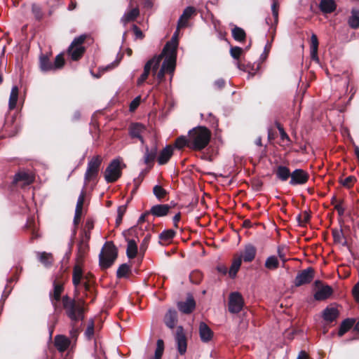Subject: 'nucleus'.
Segmentation results:
<instances>
[{
    "label": "nucleus",
    "instance_id": "f257e3e1",
    "mask_svg": "<svg viewBox=\"0 0 359 359\" xmlns=\"http://www.w3.org/2000/svg\"><path fill=\"white\" fill-rule=\"evenodd\" d=\"M77 296L78 294L72 298L66 294L62 299V306L65 314L73 323H77L79 321L83 320L85 317V313L87 311L84 298L76 299Z\"/></svg>",
    "mask_w": 359,
    "mask_h": 359
},
{
    "label": "nucleus",
    "instance_id": "f03ea898",
    "mask_svg": "<svg viewBox=\"0 0 359 359\" xmlns=\"http://www.w3.org/2000/svg\"><path fill=\"white\" fill-rule=\"evenodd\" d=\"M189 148L193 151H201L210 143L211 131L205 126H198L189 132Z\"/></svg>",
    "mask_w": 359,
    "mask_h": 359
},
{
    "label": "nucleus",
    "instance_id": "7ed1b4c3",
    "mask_svg": "<svg viewBox=\"0 0 359 359\" xmlns=\"http://www.w3.org/2000/svg\"><path fill=\"white\" fill-rule=\"evenodd\" d=\"M118 257V249L112 241L105 243L99 255L100 266L102 269L111 266Z\"/></svg>",
    "mask_w": 359,
    "mask_h": 359
},
{
    "label": "nucleus",
    "instance_id": "20e7f679",
    "mask_svg": "<svg viewBox=\"0 0 359 359\" xmlns=\"http://www.w3.org/2000/svg\"><path fill=\"white\" fill-rule=\"evenodd\" d=\"M103 158L100 155H95L90 158L88 162L87 169L84 175L86 184L95 180L98 176Z\"/></svg>",
    "mask_w": 359,
    "mask_h": 359
},
{
    "label": "nucleus",
    "instance_id": "39448f33",
    "mask_svg": "<svg viewBox=\"0 0 359 359\" xmlns=\"http://www.w3.org/2000/svg\"><path fill=\"white\" fill-rule=\"evenodd\" d=\"M86 39V35H80L76 37L69 46L67 49V54L70 56L71 59L74 61L79 60L86 52V48L83 43Z\"/></svg>",
    "mask_w": 359,
    "mask_h": 359
},
{
    "label": "nucleus",
    "instance_id": "423d86ee",
    "mask_svg": "<svg viewBox=\"0 0 359 359\" xmlns=\"http://www.w3.org/2000/svg\"><path fill=\"white\" fill-rule=\"evenodd\" d=\"M67 279V275L65 271H60L56 274L53 282V289L50 291L49 296L53 297L55 300L62 301V294L65 290V285Z\"/></svg>",
    "mask_w": 359,
    "mask_h": 359
},
{
    "label": "nucleus",
    "instance_id": "0eeeda50",
    "mask_svg": "<svg viewBox=\"0 0 359 359\" xmlns=\"http://www.w3.org/2000/svg\"><path fill=\"white\" fill-rule=\"evenodd\" d=\"M122 175V168L119 159H113L106 168L104 177L107 183L116 182Z\"/></svg>",
    "mask_w": 359,
    "mask_h": 359
},
{
    "label": "nucleus",
    "instance_id": "6e6552de",
    "mask_svg": "<svg viewBox=\"0 0 359 359\" xmlns=\"http://www.w3.org/2000/svg\"><path fill=\"white\" fill-rule=\"evenodd\" d=\"M315 276V270L312 267H308L306 269L299 271L295 279L294 284L296 287H300L303 285L310 283Z\"/></svg>",
    "mask_w": 359,
    "mask_h": 359
},
{
    "label": "nucleus",
    "instance_id": "1a4fd4ad",
    "mask_svg": "<svg viewBox=\"0 0 359 359\" xmlns=\"http://www.w3.org/2000/svg\"><path fill=\"white\" fill-rule=\"evenodd\" d=\"M243 298L239 292H231L229 295V311L231 313H239L243 309Z\"/></svg>",
    "mask_w": 359,
    "mask_h": 359
},
{
    "label": "nucleus",
    "instance_id": "9d476101",
    "mask_svg": "<svg viewBox=\"0 0 359 359\" xmlns=\"http://www.w3.org/2000/svg\"><path fill=\"white\" fill-rule=\"evenodd\" d=\"M309 174L303 169H295L292 172L291 179L289 184L291 186L304 185L309 180Z\"/></svg>",
    "mask_w": 359,
    "mask_h": 359
},
{
    "label": "nucleus",
    "instance_id": "9b49d317",
    "mask_svg": "<svg viewBox=\"0 0 359 359\" xmlns=\"http://www.w3.org/2000/svg\"><path fill=\"white\" fill-rule=\"evenodd\" d=\"M164 56L165 58L163 62L161 67L168 73L172 74L176 66L177 52L169 50L164 53Z\"/></svg>",
    "mask_w": 359,
    "mask_h": 359
},
{
    "label": "nucleus",
    "instance_id": "f8f14e48",
    "mask_svg": "<svg viewBox=\"0 0 359 359\" xmlns=\"http://www.w3.org/2000/svg\"><path fill=\"white\" fill-rule=\"evenodd\" d=\"M145 131V126L140 123H132L128 127V134L130 137L133 139H138L142 144L144 143L142 133H144Z\"/></svg>",
    "mask_w": 359,
    "mask_h": 359
},
{
    "label": "nucleus",
    "instance_id": "ddd939ff",
    "mask_svg": "<svg viewBox=\"0 0 359 359\" xmlns=\"http://www.w3.org/2000/svg\"><path fill=\"white\" fill-rule=\"evenodd\" d=\"M197 14L196 9L193 6H188L180 15L177 22V29L184 28L188 26L189 20Z\"/></svg>",
    "mask_w": 359,
    "mask_h": 359
},
{
    "label": "nucleus",
    "instance_id": "4468645a",
    "mask_svg": "<svg viewBox=\"0 0 359 359\" xmlns=\"http://www.w3.org/2000/svg\"><path fill=\"white\" fill-rule=\"evenodd\" d=\"M175 340L177 345V351L180 355H184L187 351V340L184 332L182 326H178L177 327Z\"/></svg>",
    "mask_w": 359,
    "mask_h": 359
},
{
    "label": "nucleus",
    "instance_id": "2eb2a0df",
    "mask_svg": "<svg viewBox=\"0 0 359 359\" xmlns=\"http://www.w3.org/2000/svg\"><path fill=\"white\" fill-rule=\"evenodd\" d=\"M158 147L155 144L151 148L145 147V152L143 156L144 163L148 166L149 170L151 169L154 164V161L157 157Z\"/></svg>",
    "mask_w": 359,
    "mask_h": 359
},
{
    "label": "nucleus",
    "instance_id": "dca6fc26",
    "mask_svg": "<svg viewBox=\"0 0 359 359\" xmlns=\"http://www.w3.org/2000/svg\"><path fill=\"white\" fill-rule=\"evenodd\" d=\"M257 255V248L251 244H246L244 247L243 252L241 255H238V257H241V260L245 262H252Z\"/></svg>",
    "mask_w": 359,
    "mask_h": 359
},
{
    "label": "nucleus",
    "instance_id": "f3484780",
    "mask_svg": "<svg viewBox=\"0 0 359 359\" xmlns=\"http://www.w3.org/2000/svg\"><path fill=\"white\" fill-rule=\"evenodd\" d=\"M34 181V177L25 171H19L13 177L12 184L17 185L20 182H22L23 185H29Z\"/></svg>",
    "mask_w": 359,
    "mask_h": 359
},
{
    "label": "nucleus",
    "instance_id": "a211bd4d",
    "mask_svg": "<svg viewBox=\"0 0 359 359\" xmlns=\"http://www.w3.org/2000/svg\"><path fill=\"white\" fill-rule=\"evenodd\" d=\"M163 57V54L161 53L159 55H155L151 59L149 60L144 67V72H147L150 74L152 70L154 74L158 70L161 61Z\"/></svg>",
    "mask_w": 359,
    "mask_h": 359
},
{
    "label": "nucleus",
    "instance_id": "6ab92c4d",
    "mask_svg": "<svg viewBox=\"0 0 359 359\" xmlns=\"http://www.w3.org/2000/svg\"><path fill=\"white\" fill-rule=\"evenodd\" d=\"M170 208L168 204H158L153 205L149 210V212L154 217H161L166 216L169 213Z\"/></svg>",
    "mask_w": 359,
    "mask_h": 359
},
{
    "label": "nucleus",
    "instance_id": "aec40b11",
    "mask_svg": "<svg viewBox=\"0 0 359 359\" xmlns=\"http://www.w3.org/2000/svg\"><path fill=\"white\" fill-rule=\"evenodd\" d=\"M173 155V147L171 145H167L159 153L157 158V162L159 165H165L168 163Z\"/></svg>",
    "mask_w": 359,
    "mask_h": 359
},
{
    "label": "nucleus",
    "instance_id": "412c9836",
    "mask_svg": "<svg viewBox=\"0 0 359 359\" xmlns=\"http://www.w3.org/2000/svg\"><path fill=\"white\" fill-rule=\"evenodd\" d=\"M83 277V274L81 266L79 264H76L74 266L72 274V283L75 287L76 296L79 294L78 287L81 285Z\"/></svg>",
    "mask_w": 359,
    "mask_h": 359
},
{
    "label": "nucleus",
    "instance_id": "4be33fe9",
    "mask_svg": "<svg viewBox=\"0 0 359 359\" xmlns=\"http://www.w3.org/2000/svg\"><path fill=\"white\" fill-rule=\"evenodd\" d=\"M84 200H85V193L83 191H82L81 193V194L79 195L77 203H76L75 215H74V224L75 225L76 227L79 225V224L81 221Z\"/></svg>",
    "mask_w": 359,
    "mask_h": 359
},
{
    "label": "nucleus",
    "instance_id": "5701e85b",
    "mask_svg": "<svg viewBox=\"0 0 359 359\" xmlns=\"http://www.w3.org/2000/svg\"><path fill=\"white\" fill-rule=\"evenodd\" d=\"M333 293V289L330 285H323L320 287L314 294V299L316 301L327 299Z\"/></svg>",
    "mask_w": 359,
    "mask_h": 359
},
{
    "label": "nucleus",
    "instance_id": "b1692460",
    "mask_svg": "<svg viewBox=\"0 0 359 359\" xmlns=\"http://www.w3.org/2000/svg\"><path fill=\"white\" fill-rule=\"evenodd\" d=\"M199 334L203 342H208L213 337V332L205 323L201 322L199 325Z\"/></svg>",
    "mask_w": 359,
    "mask_h": 359
},
{
    "label": "nucleus",
    "instance_id": "393cba45",
    "mask_svg": "<svg viewBox=\"0 0 359 359\" xmlns=\"http://www.w3.org/2000/svg\"><path fill=\"white\" fill-rule=\"evenodd\" d=\"M339 315V312L337 309L327 306L323 311L322 317L325 321L331 323L337 320Z\"/></svg>",
    "mask_w": 359,
    "mask_h": 359
},
{
    "label": "nucleus",
    "instance_id": "a878e982",
    "mask_svg": "<svg viewBox=\"0 0 359 359\" xmlns=\"http://www.w3.org/2000/svg\"><path fill=\"white\" fill-rule=\"evenodd\" d=\"M276 177L281 182H286L289 178L291 179L292 172L288 167L285 165H278L274 170Z\"/></svg>",
    "mask_w": 359,
    "mask_h": 359
},
{
    "label": "nucleus",
    "instance_id": "bb28decb",
    "mask_svg": "<svg viewBox=\"0 0 359 359\" xmlns=\"http://www.w3.org/2000/svg\"><path fill=\"white\" fill-rule=\"evenodd\" d=\"M55 346L58 351H65L70 344L69 339L64 335H57L54 340Z\"/></svg>",
    "mask_w": 359,
    "mask_h": 359
},
{
    "label": "nucleus",
    "instance_id": "cd10ccee",
    "mask_svg": "<svg viewBox=\"0 0 359 359\" xmlns=\"http://www.w3.org/2000/svg\"><path fill=\"white\" fill-rule=\"evenodd\" d=\"M180 29H177L175 32L174 34L172 35L170 41H168L163 50L162 53L164 55L167 51H173L177 52L179 41H178V32Z\"/></svg>",
    "mask_w": 359,
    "mask_h": 359
},
{
    "label": "nucleus",
    "instance_id": "c85d7f7f",
    "mask_svg": "<svg viewBox=\"0 0 359 359\" xmlns=\"http://www.w3.org/2000/svg\"><path fill=\"white\" fill-rule=\"evenodd\" d=\"M178 309L183 313L189 314L191 313L196 306V302L194 299L191 297L187 299L186 302H180L177 304Z\"/></svg>",
    "mask_w": 359,
    "mask_h": 359
},
{
    "label": "nucleus",
    "instance_id": "c756f323",
    "mask_svg": "<svg viewBox=\"0 0 359 359\" xmlns=\"http://www.w3.org/2000/svg\"><path fill=\"white\" fill-rule=\"evenodd\" d=\"M177 321V312L176 310L170 309L165 313L164 317V323L166 326L170 329H173Z\"/></svg>",
    "mask_w": 359,
    "mask_h": 359
},
{
    "label": "nucleus",
    "instance_id": "7c9ffc66",
    "mask_svg": "<svg viewBox=\"0 0 359 359\" xmlns=\"http://www.w3.org/2000/svg\"><path fill=\"white\" fill-rule=\"evenodd\" d=\"M176 235V231L172 229L163 231L158 236L159 243L166 245L170 244Z\"/></svg>",
    "mask_w": 359,
    "mask_h": 359
},
{
    "label": "nucleus",
    "instance_id": "2f4dec72",
    "mask_svg": "<svg viewBox=\"0 0 359 359\" xmlns=\"http://www.w3.org/2000/svg\"><path fill=\"white\" fill-rule=\"evenodd\" d=\"M319 8L323 13H331L337 8V4L334 0H321Z\"/></svg>",
    "mask_w": 359,
    "mask_h": 359
},
{
    "label": "nucleus",
    "instance_id": "473e14b6",
    "mask_svg": "<svg viewBox=\"0 0 359 359\" xmlns=\"http://www.w3.org/2000/svg\"><path fill=\"white\" fill-rule=\"evenodd\" d=\"M139 15V8L137 7L133 8L123 15L121 19V21L124 25H126L128 22L135 21Z\"/></svg>",
    "mask_w": 359,
    "mask_h": 359
},
{
    "label": "nucleus",
    "instance_id": "72a5a7b5",
    "mask_svg": "<svg viewBox=\"0 0 359 359\" xmlns=\"http://www.w3.org/2000/svg\"><path fill=\"white\" fill-rule=\"evenodd\" d=\"M242 264L241 257H238V255H234L231 266L229 270V276L231 278H234L236 276L238 271Z\"/></svg>",
    "mask_w": 359,
    "mask_h": 359
},
{
    "label": "nucleus",
    "instance_id": "f704fd0d",
    "mask_svg": "<svg viewBox=\"0 0 359 359\" xmlns=\"http://www.w3.org/2000/svg\"><path fill=\"white\" fill-rule=\"evenodd\" d=\"M39 68L42 72L53 71V62L48 55L41 54L39 57Z\"/></svg>",
    "mask_w": 359,
    "mask_h": 359
},
{
    "label": "nucleus",
    "instance_id": "c9c22d12",
    "mask_svg": "<svg viewBox=\"0 0 359 359\" xmlns=\"http://www.w3.org/2000/svg\"><path fill=\"white\" fill-rule=\"evenodd\" d=\"M318 44L317 36L313 34L311 37V57L313 60L316 62L319 61L318 56Z\"/></svg>",
    "mask_w": 359,
    "mask_h": 359
},
{
    "label": "nucleus",
    "instance_id": "e433bc0d",
    "mask_svg": "<svg viewBox=\"0 0 359 359\" xmlns=\"http://www.w3.org/2000/svg\"><path fill=\"white\" fill-rule=\"evenodd\" d=\"M355 323V320L353 318H346L343 320L339 326L338 335L342 337L354 325Z\"/></svg>",
    "mask_w": 359,
    "mask_h": 359
},
{
    "label": "nucleus",
    "instance_id": "4c0bfd02",
    "mask_svg": "<svg viewBox=\"0 0 359 359\" xmlns=\"http://www.w3.org/2000/svg\"><path fill=\"white\" fill-rule=\"evenodd\" d=\"M128 242L126 255L129 259H134L137 254L138 248L133 239H126Z\"/></svg>",
    "mask_w": 359,
    "mask_h": 359
},
{
    "label": "nucleus",
    "instance_id": "58836bf2",
    "mask_svg": "<svg viewBox=\"0 0 359 359\" xmlns=\"http://www.w3.org/2000/svg\"><path fill=\"white\" fill-rule=\"evenodd\" d=\"M231 34L234 40L243 42L246 39V33L241 27L235 26L231 30Z\"/></svg>",
    "mask_w": 359,
    "mask_h": 359
},
{
    "label": "nucleus",
    "instance_id": "ea45409f",
    "mask_svg": "<svg viewBox=\"0 0 359 359\" xmlns=\"http://www.w3.org/2000/svg\"><path fill=\"white\" fill-rule=\"evenodd\" d=\"M83 285L85 289V297L86 298H91V302H93L95 297H96V293H95V284L93 283H83Z\"/></svg>",
    "mask_w": 359,
    "mask_h": 359
},
{
    "label": "nucleus",
    "instance_id": "a19ab883",
    "mask_svg": "<svg viewBox=\"0 0 359 359\" xmlns=\"http://www.w3.org/2000/svg\"><path fill=\"white\" fill-rule=\"evenodd\" d=\"M19 89L18 86H13L9 97L8 106L10 109L15 108L18 99Z\"/></svg>",
    "mask_w": 359,
    "mask_h": 359
},
{
    "label": "nucleus",
    "instance_id": "79ce46f5",
    "mask_svg": "<svg viewBox=\"0 0 359 359\" xmlns=\"http://www.w3.org/2000/svg\"><path fill=\"white\" fill-rule=\"evenodd\" d=\"M348 23L352 29L359 27V10L353 9L351 11V15L348 18Z\"/></svg>",
    "mask_w": 359,
    "mask_h": 359
},
{
    "label": "nucleus",
    "instance_id": "37998d69",
    "mask_svg": "<svg viewBox=\"0 0 359 359\" xmlns=\"http://www.w3.org/2000/svg\"><path fill=\"white\" fill-rule=\"evenodd\" d=\"M39 261L46 267L50 266L53 262V258L51 253L43 252L39 254Z\"/></svg>",
    "mask_w": 359,
    "mask_h": 359
},
{
    "label": "nucleus",
    "instance_id": "c03bdc74",
    "mask_svg": "<svg viewBox=\"0 0 359 359\" xmlns=\"http://www.w3.org/2000/svg\"><path fill=\"white\" fill-rule=\"evenodd\" d=\"M88 250H89V244L87 243H82V242L79 241V243L78 244V253H77L78 260L81 261L84 258L86 254L88 252Z\"/></svg>",
    "mask_w": 359,
    "mask_h": 359
},
{
    "label": "nucleus",
    "instance_id": "a18cd8bd",
    "mask_svg": "<svg viewBox=\"0 0 359 359\" xmlns=\"http://www.w3.org/2000/svg\"><path fill=\"white\" fill-rule=\"evenodd\" d=\"M357 179L353 175H350L345 179H343L342 177H340L339 179V183L344 187L347 189H351L353 187L354 184L356 182Z\"/></svg>",
    "mask_w": 359,
    "mask_h": 359
},
{
    "label": "nucleus",
    "instance_id": "49530a36",
    "mask_svg": "<svg viewBox=\"0 0 359 359\" xmlns=\"http://www.w3.org/2000/svg\"><path fill=\"white\" fill-rule=\"evenodd\" d=\"M264 266L269 270H275L279 267V262L276 257L270 256L266 259Z\"/></svg>",
    "mask_w": 359,
    "mask_h": 359
},
{
    "label": "nucleus",
    "instance_id": "de8ad7c7",
    "mask_svg": "<svg viewBox=\"0 0 359 359\" xmlns=\"http://www.w3.org/2000/svg\"><path fill=\"white\" fill-rule=\"evenodd\" d=\"M32 13L37 21H41L44 15L41 6L38 4H32Z\"/></svg>",
    "mask_w": 359,
    "mask_h": 359
},
{
    "label": "nucleus",
    "instance_id": "09e8293b",
    "mask_svg": "<svg viewBox=\"0 0 359 359\" xmlns=\"http://www.w3.org/2000/svg\"><path fill=\"white\" fill-rule=\"evenodd\" d=\"M332 233L334 243H341L344 245H346V241L344 238L342 230L332 229Z\"/></svg>",
    "mask_w": 359,
    "mask_h": 359
},
{
    "label": "nucleus",
    "instance_id": "8fccbe9b",
    "mask_svg": "<svg viewBox=\"0 0 359 359\" xmlns=\"http://www.w3.org/2000/svg\"><path fill=\"white\" fill-rule=\"evenodd\" d=\"M153 193L159 201L163 200L168 194V191L160 185L154 187Z\"/></svg>",
    "mask_w": 359,
    "mask_h": 359
},
{
    "label": "nucleus",
    "instance_id": "3c124183",
    "mask_svg": "<svg viewBox=\"0 0 359 359\" xmlns=\"http://www.w3.org/2000/svg\"><path fill=\"white\" fill-rule=\"evenodd\" d=\"M130 272V266L128 264H122L116 271V277L122 278L126 277Z\"/></svg>",
    "mask_w": 359,
    "mask_h": 359
},
{
    "label": "nucleus",
    "instance_id": "603ef678",
    "mask_svg": "<svg viewBox=\"0 0 359 359\" xmlns=\"http://www.w3.org/2000/svg\"><path fill=\"white\" fill-rule=\"evenodd\" d=\"M189 137H186L184 136H180L175 140V147L178 149H182L184 147H187L189 148Z\"/></svg>",
    "mask_w": 359,
    "mask_h": 359
},
{
    "label": "nucleus",
    "instance_id": "864d4df0",
    "mask_svg": "<svg viewBox=\"0 0 359 359\" xmlns=\"http://www.w3.org/2000/svg\"><path fill=\"white\" fill-rule=\"evenodd\" d=\"M164 351V341L163 339H158L156 342V348L155 351L154 358L161 359Z\"/></svg>",
    "mask_w": 359,
    "mask_h": 359
},
{
    "label": "nucleus",
    "instance_id": "5fc2aeb1",
    "mask_svg": "<svg viewBox=\"0 0 359 359\" xmlns=\"http://www.w3.org/2000/svg\"><path fill=\"white\" fill-rule=\"evenodd\" d=\"M190 281L194 284H199L203 279V274L199 271H193L189 275Z\"/></svg>",
    "mask_w": 359,
    "mask_h": 359
},
{
    "label": "nucleus",
    "instance_id": "6e6d98bb",
    "mask_svg": "<svg viewBox=\"0 0 359 359\" xmlns=\"http://www.w3.org/2000/svg\"><path fill=\"white\" fill-rule=\"evenodd\" d=\"M65 60L62 54L57 55L55 58L54 63H53V70L60 69L65 65Z\"/></svg>",
    "mask_w": 359,
    "mask_h": 359
},
{
    "label": "nucleus",
    "instance_id": "4d7b16f0",
    "mask_svg": "<svg viewBox=\"0 0 359 359\" xmlns=\"http://www.w3.org/2000/svg\"><path fill=\"white\" fill-rule=\"evenodd\" d=\"M95 324L93 320L88 323V327L85 331V336L88 340H90L94 336Z\"/></svg>",
    "mask_w": 359,
    "mask_h": 359
},
{
    "label": "nucleus",
    "instance_id": "13d9d810",
    "mask_svg": "<svg viewBox=\"0 0 359 359\" xmlns=\"http://www.w3.org/2000/svg\"><path fill=\"white\" fill-rule=\"evenodd\" d=\"M275 125L278 130L280 135V138L282 140H287V142H290V138L288 135L285 133L283 126L279 123V121H276Z\"/></svg>",
    "mask_w": 359,
    "mask_h": 359
},
{
    "label": "nucleus",
    "instance_id": "bf43d9fd",
    "mask_svg": "<svg viewBox=\"0 0 359 359\" xmlns=\"http://www.w3.org/2000/svg\"><path fill=\"white\" fill-rule=\"evenodd\" d=\"M243 53V50L241 47L233 46L230 48V55L235 60H238Z\"/></svg>",
    "mask_w": 359,
    "mask_h": 359
},
{
    "label": "nucleus",
    "instance_id": "052dcab7",
    "mask_svg": "<svg viewBox=\"0 0 359 359\" xmlns=\"http://www.w3.org/2000/svg\"><path fill=\"white\" fill-rule=\"evenodd\" d=\"M278 1L277 0H273V4L271 6V11L273 16L274 17V22L276 25H277L278 22Z\"/></svg>",
    "mask_w": 359,
    "mask_h": 359
},
{
    "label": "nucleus",
    "instance_id": "680f3d73",
    "mask_svg": "<svg viewBox=\"0 0 359 359\" xmlns=\"http://www.w3.org/2000/svg\"><path fill=\"white\" fill-rule=\"evenodd\" d=\"M151 235H147L143 239L142 243L140 246V251L141 253L144 254L148 248L149 243L150 241Z\"/></svg>",
    "mask_w": 359,
    "mask_h": 359
},
{
    "label": "nucleus",
    "instance_id": "e2e57ef3",
    "mask_svg": "<svg viewBox=\"0 0 359 359\" xmlns=\"http://www.w3.org/2000/svg\"><path fill=\"white\" fill-rule=\"evenodd\" d=\"M123 57V53H119L117 55V57H116V60L114 61L113 62H111L110 65H107L105 67V70H110V69H112L113 68L117 67L119 65V63L121 62Z\"/></svg>",
    "mask_w": 359,
    "mask_h": 359
},
{
    "label": "nucleus",
    "instance_id": "0e129e2a",
    "mask_svg": "<svg viewBox=\"0 0 359 359\" xmlns=\"http://www.w3.org/2000/svg\"><path fill=\"white\" fill-rule=\"evenodd\" d=\"M271 42H269L268 41L264 47V52L262 53V54L260 56V59L262 60V61H264L269 56V52L271 50Z\"/></svg>",
    "mask_w": 359,
    "mask_h": 359
},
{
    "label": "nucleus",
    "instance_id": "69168bd1",
    "mask_svg": "<svg viewBox=\"0 0 359 359\" xmlns=\"http://www.w3.org/2000/svg\"><path fill=\"white\" fill-rule=\"evenodd\" d=\"M144 173L143 172H142L138 177L134 179L133 180V182H134V185H135V188L133 189V190L132 191V194H135V191H137V189H138L140 184H141V182H142L143 179H144Z\"/></svg>",
    "mask_w": 359,
    "mask_h": 359
},
{
    "label": "nucleus",
    "instance_id": "338daca9",
    "mask_svg": "<svg viewBox=\"0 0 359 359\" xmlns=\"http://www.w3.org/2000/svg\"><path fill=\"white\" fill-rule=\"evenodd\" d=\"M277 252H278V257L280 258V259L283 262H285L287 261V259L285 257V256H286L285 248L284 246H278Z\"/></svg>",
    "mask_w": 359,
    "mask_h": 359
},
{
    "label": "nucleus",
    "instance_id": "774afa93",
    "mask_svg": "<svg viewBox=\"0 0 359 359\" xmlns=\"http://www.w3.org/2000/svg\"><path fill=\"white\" fill-rule=\"evenodd\" d=\"M140 97L138 96L135 97L130 104V111H134L140 105Z\"/></svg>",
    "mask_w": 359,
    "mask_h": 359
}]
</instances>
